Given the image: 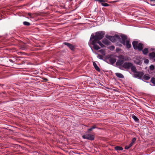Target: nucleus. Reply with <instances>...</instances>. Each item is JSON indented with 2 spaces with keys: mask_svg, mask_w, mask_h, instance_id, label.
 <instances>
[{
  "mask_svg": "<svg viewBox=\"0 0 155 155\" xmlns=\"http://www.w3.org/2000/svg\"><path fill=\"white\" fill-rule=\"evenodd\" d=\"M105 32L104 31H99L95 33V35L92 34L90 37V40H94L96 41H99L104 37Z\"/></svg>",
  "mask_w": 155,
  "mask_h": 155,
  "instance_id": "nucleus-1",
  "label": "nucleus"
},
{
  "mask_svg": "<svg viewBox=\"0 0 155 155\" xmlns=\"http://www.w3.org/2000/svg\"><path fill=\"white\" fill-rule=\"evenodd\" d=\"M121 39L120 40V42L124 45H126L128 48H130L131 47V44H130L129 39H128L127 36L124 35H120Z\"/></svg>",
  "mask_w": 155,
  "mask_h": 155,
  "instance_id": "nucleus-2",
  "label": "nucleus"
},
{
  "mask_svg": "<svg viewBox=\"0 0 155 155\" xmlns=\"http://www.w3.org/2000/svg\"><path fill=\"white\" fill-rule=\"evenodd\" d=\"M82 138L84 139H86L88 140H94V136L91 134H89L88 132H86L85 134L82 136Z\"/></svg>",
  "mask_w": 155,
  "mask_h": 155,
  "instance_id": "nucleus-3",
  "label": "nucleus"
},
{
  "mask_svg": "<svg viewBox=\"0 0 155 155\" xmlns=\"http://www.w3.org/2000/svg\"><path fill=\"white\" fill-rule=\"evenodd\" d=\"M90 44L93 45V47L95 50H97L100 49L101 48L96 44L98 43L97 41L90 39Z\"/></svg>",
  "mask_w": 155,
  "mask_h": 155,
  "instance_id": "nucleus-4",
  "label": "nucleus"
},
{
  "mask_svg": "<svg viewBox=\"0 0 155 155\" xmlns=\"http://www.w3.org/2000/svg\"><path fill=\"white\" fill-rule=\"evenodd\" d=\"M144 73L141 71H137L133 75L134 78L142 80V78L143 76Z\"/></svg>",
  "mask_w": 155,
  "mask_h": 155,
  "instance_id": "nucleus-5",
  "label": "nucleus"
},
{
  "mask_svg": "<svg viewBox=\"0 0 155 155\" xmlns=\"http://www.w3.org/2000/svg\"><path fill=\"white\" fill-rule=\"evenodd\" d=\"M132 64L130 62H125L123 64L122 66L125 69H129L130 68Z\"/></svg>",
  "mask_w": 155,
  "mask_h": 155,
  "instance_id": "nucleus-6",
  "label": "nucleus"
},
{
  "mask_svg": "<svg viewBox=\"0 0 155 155\" xmlns=\"http://www.w3.org/2000/svg\"><path fill=\"white\" fill-rule=\"evenodd\" d=\"M63 44L67 46L71 50H74V47L71 44L65 42L63 43Z\"/></svg>",
  "mask_w": 155,
  "mask_h": 155,
  "instance_id": "nucleus-7",
  "label": "nucleus"
},
{
  "mask_svg": "<svg viewBox=\"0 0 155 155\" xmlns=\"http://www.w3.org/2000/svg\"><path fill=\"white\" fill-rule=\"evenodd\" d=\"M136 58L134 59V62L137 64H140L141 63V60L140 58L139 57L137 56L136 57Z\"/></svg>",
  "mask_w": 155,
  "mask_h": 155,
  "instance_id": "nucleus-8",
  "label": "nucleus"
},
{
  "mask_svg": "<svg viewBox=\"0 0 155 155\" xmlns=\"http://www.w3.org/2000/svg\"><path fill=\"white\" fill-rule=\"evenodd\" d=\"M106 37L109 39L110 41L112 42H114L115 40V38L114 36L110 35H106Z\"/></svg>",
  "mask_w": 155,
  "mask_h": 155,
  "instance_id": "nucleus-9",
  "label": "nucleus"
},
{
  "mask_svg": "<svg viewBox=\"0 0 155 155\" xmlns=\"http://www.w3.org/2000/svg\"><path fill=\"white\" fill-rule=\"evenodd\" d=\"M124 64V60L121 59L118 60L116 63V64L117 66H120Z\"/></svg>",
  "mask_w": 155,
  "mask_h": 155,
  "instance_id": "nucleus-10",
  "label": "nucleus"
},
{
  "mask_svg": "<svg viewBox=\"0 0 155 155\" xmlns=\"http://www.w3.org/2000/svg\"><path fill=\"white\" fill-rule=\"evenodd\" d=\"M102 42L107 45H108L110 44V41L106 38H104Z\"/></svg>",
  "mask_w": 155,
  "mask_h": 155,
  "instance_id": "nucleus-11",
  "label": "nucleus"
},
{
  "mask_svg": "<svg viewBox=\"0 0 155 155\" xmlns=\"http://www.w3.org/2000/svg\"><path fill=\"white\" fill-rule=\"evenodd\" d=\"M109 61L110 64H114L116 61V58H109Z\"/></svg>",
  "mask_w": 155,
  "mask_h": 155,
  "instance_id": "nucleus-12",
  "label": "nucleus"
},
{
  "mask_svg": "<svg viewBox=\"0 0 155 155\" xmlns=\"http://www.w3.org/2000/svg\"><path fill=\"white\" fill-rule=\"evenodd\" d=\"M138 41H134L132 42V45L134 49H137V46L138 45Z\"/></svg>",
  "mask_w": 155,
  "mask_h": 155,
  "instance_id": "nucleus-13",
  "label": "nucleus"
},
{
  "mask_svg": "<svg viewBox=\"0 0 155 155\" xmlns=\"http://www.w3.org/2000/svg\"><path fill=\"white\" fill-rule=\"evenodd\" d=\"M143 48V44L141 43H139L137 46V49H138L139 51H141L142 50Z\"/></svg>",
  "mask_w": 155,
  "mask_h": 155,
  "instance_id": "nucleus-14",
  "label": "nucleus"
},
{
  "mask_svg": "<svg viewBox=\"0 0 155 155\" xmlns=\"http://www.w3.org/2000/svg\"><path fill=\"white\" fill-rule=\"evenodd\" d=\"M130 68L131 69V71L134 74L137 72V69L136 68L135 66L133 65V64H132V66H131V67H130Z\"/></svg>",
  "mask_w": 155,
  "mask_h": 155,
  "instance_id": "nucleus-15",
  "label": "nucleus"
},
{
  "mask_svg": "<svg viewBox=\"0 0 155 155\" xmlns=\"http://www.w3.org/2000/svg\"><path fill=\"white\" fill-rule=\"evenodd\" d=\"M115 74L116 76L118 78H124V75L121 73H116Z\"/></svg>",
  "mask_w": 155,
  "mask_h": 155,
  "instance_id": "nucleus-16",
  "label": "nucleus"
},
{
  "mask_svg": "<svg viewBox=\"0 0 155 155\" xmlns=\"http://www.w3.org/2000/svg\"><path fill=\"white\" fill-rule=\"evenodd\" d=\"M93 65L94 66V67L95 69L97 71H99L100 69V68L98 67V66H97L96 63L94 62H93Z\"/></svg>",
  "mask_w": 155,
  "mask_h": 155,
  "instance_id": "nucleus-17",
  "label": "nucleus"
},
{
  "mask_svg": "<svg viewBox=\"0 0 155 155\" xmlns=\"http://www.w3.org/2000/svg\"><path fill=\"white\" fill-rule=\"evenodd\" d=\"M143 79L145 80H148L150 78V75L148 74L143 75Z\"/></svg>",
  "mask_w": 155,
  "mask_h": 155,
  "instance_id": "nucleus-18",
  "label": "nucleus"
},
{
  "mask_svg": "<svg viewBox=\"0 0 155 155\" xmlns=\"http://www.w3.org/2000/svg\"><path fill=\"white\" fill-rule=\"evenodd\" d=\"M132 117L136 122H139V119L134 114H133L132 115Z\"/></svg>",
  "mask_w": 155,
  "mask_h": 155,
  "instance_id": "nucleus-19",
  "label": "nucleus"
},
{
  "mask_svg": "<svg viewBox=\"0 0 155 155\" xmlns=\"http://www.w3.org/2000/svg\"><path fill=\"white\" fill-rule=\"evenodd\" d=\"M149 56L151 58H155V52H152L151 53H150L149 54Z\"/></svg>",
  "mask_w": 155,
  "mask_h": 155,
  "instance_id": "nucleus-20",
  "label": "nucleus"
},
{
  "mask_svg": "<svg viewBox=\"0 0 155 155\" xmlns=\"http://www.w3.org/2000/svg\"><path fill=\"white\" fill-rule=\"evenodd\" d=\"M114 149L116 150H123V148L119 146H117L115 147Z\"/></svg>",
  "mask_w": 155,
  "mask_h": 155,
  "instance_id": "nucleus-21",
  "label": "nucleus"
},
{
  "mask_svg": "<svg viewBox=\"0 0 155 155\" xmlns=\"http://www.w3.org/2000/svg\"><path fill=\"white\" fill-rule=\"evenodd\" d=\"M95 128H98L95 125H94L93 126L91 127L90 128L88 129H87V130L88 131H91L93 129Z\"/></svg>",
  "mask_w": 155,
  "mask_h": 155,
  "instance_id": "nucleus-22",
  "label": "nucleus"
},
{
  "mask_svg": "<svg viewBox=\"0 0 155 155\" xmlns=\"http://www.w3.org/2000/svg\"><path fill=\"white\" fill-rule=\"evenodd\" d=\"M142 51L143 54L146 55L148 53V51L147 48H145Z\"/></svg>",
  "mask_w": 155,
  "mask_h": 155,
  "instance_id": "nucleus-23",
  "label": "nucleus"
},
{
  "mask_svg": "<svg viewBox=\"0 0 155 155\" xmlns=\"http://www.w3.org/2000/svg\"><path fill=\"white\" fill-rule=\"evenodd\" d=\"M132 143H130L128 145H127L125 146V149L126 150H127L129 149L132 146H133Z\"/></svg>",
  "mask_w": 155,
  "mask_h": 155,
  "instance_id": "nucleus-24",
  "label": "nucleus"
},
{
  "mask_svg": "<svg viewBox=\"0 0 155 155\" xmlns=\"http://www.w3.org/2000/svg\"><path fill=\"white\" fill-rule=\"evenodd\" d=\"M98 44L100 45L101 48H104V45L101 43V42L99 41H98Z\"/></svg>",
  "mask_w": 155,
  "mask_h": 155,
  "instance_id": "nucleus-25",
  "label": "nucleus"
},
{
  "mask_svg": "<svg viewBox=\"0 0 155 155\" xmlns=\"http://www.w3.org/2000/svg\"><path fill=\"white\" fill-rule=\"evenodd\" d=\"M150 81L154 85H155V78H152L151 79Z\"/></svg>",
  "mask_w": 155,
  "mask_h": 155,
  "instance_id": "nucleus-26",
  "label": "nucleus"
},
{
  "mask_svg": "<svg viewBox=\"0 0 155 155\" xmlns=\"http://www.w3.org/2000/svg\"><path fill=\"white\" fill-rule=\"evenodd\" d=\"M23 24L25 25L26 26H29L30 25V23L27 21H24L23 22Z\"/></svg>",
  "mask_w": 155,
  "mask_h": 155,
  "instance_id": "nucleus-27",
  "label": "nucleus"
},
{
  "mask_svg": "<svg viewBox=\"0 0 155 155\" xmlns=\"http://www.w3.org/2000/svg\"><path fill=\"white\" fill-rule=\"evenodd\" d=\"M136 140V139L135 137L133 138H132V141L130 143H132V145H133L134 144V143L135 142Z\"/></svg>",
  "mask_w": 155,
  "mask_h": 155,
  "instance_id": "nucleus-28",
  "label": "nucleus"
},
{
  "mask_svg": "<svg viewBox=\"0 0 155 155\" xmlns=\"http://www.w3.org/2000/svg\"><path fill=\"white\" fill-rule=\"evenodd\" d=\"M97 57L100 59L103 60V57L101 55L98 54L97 56Z\"/></svg>",
  "mask_w": 155,
  "mask_h": 155,
  "instance_id": "nucleus-29",
  "label": "nucleus"
},
{
  "mask_svg": "<svg viewBox=\"0 0 155 155\" xmlns=\"http://www.w3.org/2000/svg\"><path fill=\"white\" fill-rule=\"evenodd\" d=\"M101 4L103 6H107L109 5L108 4L106 3H101Z\"/></svg>",
  "mask_w": 155,
  "mask_h": 155,
  "instance_id": "nucleus-30",
  "label": "nucleus"
},
{
  "mask_svg": "<svg viewBox=\"0 0 155 155\" xmlns=\"http://www.w3.org/2000/svg\"><path fill=\"white\" fill-rule=\"evenodd\" d=\"M100 52H101V53L104 55H105V52L104 51H103L102 50H100Z\"/></svg>",
  "mask_w": 155,
  "mask_h": 155,
  "instance_id": "nucleus-31",
  "label": "nucleus"
},
{
  "mask_svg": "<svg viewBox=\"0 0 155 155\" xmlns=\"http://www.w3.org/2000/svg\"><path fill=\"white\" fill-rule=\"evenodd\" d=\"M150 68L151 70H153L154 69V67L153 65H152L150 66Z\"/></svg>",
  "mask_w": 155,
  "mask_h": 155,
  "instance_id": "nucleus-32",
  "label": "nucleus"
},
{
  "mask_svg": "<svg viewBox=\"0 0 155 155\" xmlns=\"http://www.w3.org/2000/svg\"><path fill=\"white\" fill-rule=\"evenodd\" d=\"M144 61L146 63H148L149 61L148 59H146L144 60Z\"/></svg>",
  "mask_w": 155,
  "mask_h": 155,
  "instance_id": "nucleus-33",
  "label": "nucleus"
},
{
  "mask_svg": "<svg viewBox=\"0 0 155 155\" xmlns=\"http://www.w3.org/2000/svg\"><path fill=\"white\" fill-rule=\"evenodd\" d=\"M111 48H110L111 50H114V47L113 46H111L110 47Z\"/></svg>",
  "mask_w": 155,
  "mask_h": 155,
  "instance_id": "nucleus-34",
  "label": "nucleus"
},
{
  "mask_svg": "<svg viewBox=\"0 0 155 155\" xmlns=\"http://www.w3.org/2000/svg\"><path fill=\"white\" fill-rule=\"evenodd\" d=\"M28 16H29L30 18L31 17V13H28Z\"/></svg>",
  "mask_w": 155,
  "mask_h": 155,
  "instance_id": "nucleus-35",
  "label": "nucleus"
},
{
  "mask_svg": "<svg viewBox=\"0 0 155 155\" xmlns=\"http://www.w3.org/2000/svg\"><path fill=\"white\" fill-rule=\"evenodd\" d=\"M98 1L100 3H101L102 2H104L103 0H98Z\"/></svg>",
  "mask_w": 155,
  "mask_h": 155,
  "instance_id": "nucleus-36",
  "label": "nucleus"
},
{
  "mask_svg": "<svg viewBox=\"0 0 155 155\" xmlns=\"http://www.w3.org/2000/svg\"><path fill=\"white\" fill-rule=\"evenodd\" d=\"M9 61L11 62H12V63H13V60L12 59H9Z\"/></svg>",
  "mask_w": 155,
  "mask_h": 155,
  "instance_id": "nucleus-37",
  "label": "nucleus"
},
{
  "mask_svg": "<svg viewBox=\"0 0 155 155\" xmlns=\"http://www.w3.org/2000/svg\"><path fill=\"white\" fill-rule=\"evenodd\" d=\"M150 5L151 6H155V4H150Z\"/></svg>",
  "mask_w": 155,
  "mask_h": 155,
  "instance_id": "nucleus-38",
  "label": "nucleus"
},
{
  "mask_svg": "<svg viewBox=\"0 0 155 155\" xmlns=\"http://www.w3.org/2000/svg\"><path fill=\"white\" fill-rule=\"evenodd\" d=\"M151 50H152V51H153V50H154V49L153 48H151Z\"/></svg>",
  "mask_w": 155,
  "mask_h": 155,
  "instance_id": "nucleus-39",
  "label": "nucleus"
},
{
  "mask_svg": "<svg viewBox=\"0 0 155 155\" xmlns=\"http://www.w3.org/2000/svg\"><path fill=\"white\" fill-rule=\"evenodd\" d=\"M116 37H117V38L119 37V36L118 35H117V36H116Z\"/></svg>",
  "mask_w": 155,
  "mask_h": 155,
  "instance_id": "nucleus-40",
  "label": "nucleus"
},
{
  "mask_svg": "<svg viewBox=\"0 0 155 155\" xmlns=\"http://www.w3.org/2000/svg\"><path fill=\"white\" fill-rule=\"evenodd\" d=\"M146 2V3H147V4H149V3H148L147 2Z\"/></svg>",
  "mask_w": 155,
  "mask_h": 155,
  "instance_id": "nucleus-41",
  "label": "nucleus"
},
{
  "mask_svg": "<svg viewBox=\"0 0 155 155\" xmlns=\"http://www.w3.org/2000/svg\"><path fill=\"white\" fill-rule=\"evenodd\" d=\"M95 1H98V0H94Z\"/></svg>",
  "mask_w": 155,
  "mask_h": 155,
  "instance_id": "nucleus-42",
  "label": "nucleus"
},
{
  "mask_svg": "<svg viewBox=\"0 0 155 155\" xmlns=\"http://www.w3.org/2000/svg\"><path fill=\"white\" fill-rule=\"evenodd\" d=\"M4 85V84H2V86H3Z\"/></svg>",
  "mask_w": 155,
  "mask_h": 155,
  "instance_id": "nucleus-43",
  "label": "nucleus"
},
{
  "mask_svg": "<svg viewBox=\"0 0 155 155\" xmlns=\"http://www.w3.org/2000/svg\"><path fill=\"white\" fill-rule=\"evenodd\" d=\"M91 48V49L92 50V48Z\"/></svg>",
  "mask_w": 155,
  "mask_h": 155,
  "instance_id": "nucleus-44",
  "label": "nucleus"
},
{
  "mask_svg": "<svg viewBox=\"0 0 155 155\" xmlns=\"http://www.w3.org/2000/svg\"><path fill=\"white\" fill-rule=\"evenodd\" d=\"M23 50H24L25 49V48H24V49H22Z\"/></svg>",
  "mask_w": 155,
  "mask_h": 155,
  "instance_id": "nucleus-45",
  "label": "nucleus"
}]
</instances>
